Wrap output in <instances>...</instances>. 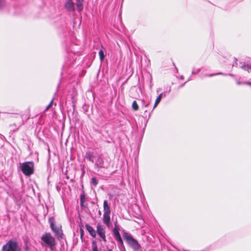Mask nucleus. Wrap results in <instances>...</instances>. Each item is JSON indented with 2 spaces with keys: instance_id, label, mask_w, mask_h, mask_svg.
<instances>
[{
  "instance_id": "obj_1",
  "label": "nucleus",
  "mask_w": 251,
  "mask_h": 251,
  "mask_svg": "<svg viewBox=\"0 0 251 251\" xmlns=\"http://www.w3.org/2000/svg\"><path fill=\"white\" fill-rule=\"evenodd\" d=\"M20 168L23 174L29 176L34 172V164L32 162H25L20 164Z\"/></svg>"
},
{
  "instance_id": "obj_2",
  "label": "nucleus",
  "mask_w": 251,
  "mask_h": 251,
  "mask_svg": "<svg viewBox=\"0 0 251 251\" xmlns=\"http://www.w3.org/2000/svg\"><path fill=\"white\" fill-rule=\"evenodd\" d=\"M123 238L134 251H138L140 249V245L129 233L125 232L123 234Z\"/></svg>"
},
{
  "instance_id": "obj_3",
  "label": "nucleus",
  "mask_w": 251,
  "mask_h": 251,
  "mask_svg": "<svg viewBox=\"0 0 251 251\" xmlns=\"http://www.w3.org/2000/svg\"><path fill=\"white\" fill-rule=\"evenodd\" d=\"M41 240L43 243L52 250L53 247L55 245V238L50 233H45L41 237Z\"/></svg>"
},
{
  "instance_id": "obj_4",
  "label": "nucleus",
  "mask_w": 251,
  "mask_h": 251,
  "mask_svg": "<svg viewBox=\"0 0 251 251\" xmlns=\"http://www.w3.org/2000/svg\"><path fill=\"white\" fill-rule=\"evenodd\" d=\"M2 251H21V249L16 242L10 240L2 247Z\"/></svg>"
},
{
  "instance_id": "obj_5",
  "label": "nucleus",
  "mask_w": 251,
  "mask_h": 251,
  "mask_svg": "<svg viewBox=\"0 0 251 251\" xmlns=\"http://www.w3.org/2000/svg\"><path fill=\"white\" fill-rule=\"evenodd\" d=\"M49 222L50 227L55 235L58 237H61L63 235L62 231L61 228V227L60 226H56L54 225L53 218H50L49 219Z\"/></svg>"
},
{
  "instance_id": "obj_6",
  "label": "nucleus",
  "mask_w": 251,
  "mask_h": 251,
  "mask_svg": "<svg viewBox=\"0 0 251 251\" xmlns=\"http://www.w3.org/2000/svg\"><path fill=\"white\" fill-rule=\"evenodd\" d=\"M97 232L98 235L104 241L106 242V236L105 234L104 227L100 224H98L97 226Z\"/></svg>"
},
{
  "instance_id": "obj_7",
  "label": "nucleus",
  "mask_w": 251,
  "mask_h": 251,
  "mask_svg": "<svg viewBox=\"0 0 251 251\" xmlns=\"http://www.w3.org/2000/svg\"><path fill=\"white\" fill-rule=\"evenodd\" d=\"M75 3L72 0H66L64 4L65 9L69 12H74L75 10Z\"/></svg>"
},
{
  "instance_id": "obj_8",
  "label": "nucleus",
  "mask_w": 251,
  "mask_h": 251,
  "mask_svg": "<svg viewBox=\"0 0 251 251\" xmlns=\"http://www.w3.org/2000/svg\"><path fill=\"white\" fill-rule=\"evenodd\" d=\"M95 165L98 168H104L105 166L104 165L103 159L99 156H97L95 162Z\"/></svg>"
},
{
  "instance_id": "obj_9",
  "label": "nucleus",
  "mask_w": 251,
  "mask_h": 251,
  "mask_svg": "<svg viewBox=\"0 0 251 251\" xmlns=\"http://www.w3.org/2000/svg\"><path fill=\"white\" fill-rule=\"evenodd\" d=\"M96 157L97 155H96L93 152L89 151H87L85 155V158L88 159L92 163H94Z\"/></svg>"
},
{
  "instance_id": "obj_10",
  "label": "nucleus",
  "mask_w": 251,
  "mask_h": 251,
  "mask_svg": "<svg viewBox=\"0 0 251 251\" xmlns=\"http://www.w3.org/2000/svg\"><path fill=\"white\" fill-rule=\"evenodd\" d=\"M110 213H103V222L108 227H109L110 224Z\"/></svg>"
},
{
  "instance_id": "obj_11",
  "label": "nucleus",
  "mask_w": 251,
  "mask_h": 251,
  "mask_svg": "<svg viewBox=\"0 0 251 251\" xmlns=\"http://www.w3.org/2000/svg\"><path fill=\"white\" fill-rule=\"evenodd\" d=\"M86 228L90 234L94 238L96 236V232L92 226L89 225H86Z\"/></svg>"
},
{
  "instance_id": "obj_12",
  "label": "nucleus",
  "mask_w": 251,
  "mask_h": 251,
  "mask_svg": "<svg viewBox=\"0 0 251 251\" xmlns=\"http://www.w3.org/2000/svg\"><path fill=\"white\" fill-rule=\"evenodd\" d=\"M103 211H104V213H111L110 206L108 205V202L107 201H103Z\"/></svg>"
},
{
  "instance_id": "obj_13",
  "label": "nucleus",
  "mask_w": 251,
  "mask_h": 251,
  "mask_svg": "<svg viewBox=\"0 0 251 251\" xmlns=\"http://www.w3.org/2000/svg\"><path fill=\"white\" fill-rule=\"evenodd\" d=\"M114 235L115 236V238H116V239L117 240V241L121 245H123V242L122 239V238L121 237V235H120V233L119 232V231H117V230H114Z\"/></svg>"
},
{
  "instance_id": "obj_14",
  "label": "nucleus",
  "mask_w": 251,
  "mask_h": 251,
  "mask_svg": "<svg viewBox=\"0 0 251 251\" xmlns=\"http://www.w3.org/2000/svg\"><path fill=\"white\" fill-rule=\"evenodd\" d=\"M76 5L78 11H82L83 10V0H76Z\"/></svg>"
},
{
  "instance_id": "obj_15",
  "label": "nucleus",
  "mask_w": 251,
  "mask_h": 251,
  "mask_svg": "<svg viewBox=\"0 0 251 251\" xmlns=\"http://www.w3.org/2000/svg\"><path fill=\"white\" fill-rule=\"evenodd\" d=\"M162 95H163L162 93H161L157 97V99H156V100H155L154 106H153V108H154L158 105V104L160 102V101L162 99Z\"/></svg>"
},
{
  "instance_id": "obj_16",
  "label": "nucleus",
  "mask_w": 251,
  "mask_h": 251,
  "mask_svg": "<svg viewBox=\"0 0 251 251\" xmlns=\"http://www.w3.org/2000/svg\"><path fill=\"white\" fill-rule=\"evenodd\" d=\"M92 245L93 251H98V247L96 241H93Z\"/></svg>"
},
{
  "instance_id": "obj_17",
  "label": "nucleus",
  "mask_w": 251,
  "mask_h": 251,
  "mask_svg": "<svg viewBox=\"0 0 251 251\" xmlns=\"http://www.w3.org/2000/svg\"><path fill=\"white\" fill-rule=\"evenodd\" d=\"M99 54L100 59L101 61H103L105 55L104 54V52L102 51V50H100L99 52Z\"/></svg>"
},
{
  "instance_id": "obj_18",
  "label": "nucleus",
  "mask_w": 251,
  "mask_h": 251,
  "mask_svg": "<svg viewBox=\"0 0 251 251\" xmlns=\"http://www.w3.org/2000/svg\"><path fill=\"white\" fill-rule=\"evenodd\" d=\"M133 109L136 111L138 109V105L135 100L133 101L132 104Z\"/></svg>"
},
{
  "instance_id": "obj_19",
  "label": "nucleus",
  "mask_w": 251,
  "mask_h": 251,
  "mask_svg": "<svg viewBox=\"0 0 251 251\" xmlns=\"http://www.w3.org/2000/svg\"><path fill=\"white\" fill-rule=\"evenodd\" d=\"M241 68L245 71H247L249 73L251 72V67L248 65H244L242 66Z\"/></svg>"
},
{
  "instance_id": "obj_20",
  "label": "nucleus",
  "mask_w": 251,
  "mask_h": 251,
  "mask_svg": "<svg viewBox=\"0 0 251 251\" xmlns=\"http://www.w3.org/2000/svg\"><path fill=\"white\" fill-rule=\"evenodd\" d=\"M53 100H54V98H53L52 99V100H51L50 103L47 106V107L46 108V110H48L49 109H50L52 106Z\"/></svg>"
},
{
  "instance_id": "obj_21",
  "label": "nucleus",
  "mask_w": 251,
  "mask_h": 251,
  "mask_svg": "<svg viewBox=\"0 0 251 251\" xmlns=\"http://www.w3.org/2000/svg\"><path fill=\"white\" fill-rule=\"evenodd\" d=\"M53 100H54V98H53L52 99V100H51L50 103L47 106V107L46 108V110H48L49 109H50L52 106Z\"/></svg>"
},
{
  "instance_id": "obj_22",
  "label": "nucleus",
  "mask_w": 251,
  "mask_h": 251,
  "mask_svg": "<svg viewBox=\"0 0 251 251\" xmlns=\"http://www.w3.org/2000/svg\"><path fill=\"white\" fill-rule=\"evenodd\" d=\"M92 183L95 186H96L98 184V181L96 178H95V177L92 178Z\"/></svg>"
},
{
  "instance_id": "obj_23",
  "label": "nucleus",
  "mask_w": 251,
  "mask_h": 251,
  "mask_svg": "<svg viewBox=\"0 0 251 251\" xmlns=\"http://www.w3.org/2000/svg\"><path fill=\"white\" fill-rule=\"evenodd\" d=\"M5 3L4 0H0V8L2 7Z\"/></svg>"
},
{
  "instance_id": "obj_24",
  "label": "nucleus",
  "mask_w": 251,
  "mask_h": 251,
  "mask_svg": "<svg viewBox=\"0 0 251 251\" xmlns=\"http://www.w3.org/2000/svg\"><path fill=\"white\" fill-rule=\"evenodd\" d=\"M246 81H244L243 82L240 81H237V84L238 85H241V84H246L245 83H244V82H245Z\"/></svg>"
},
{
  "instance_id": "obj_25",
  "label": "nucleus",
  "mask_w": 251,
  "mask_h": 251,
  "mask_svg": "<svg viewBox=\"0 0 251 251\" xmlns=\"http://www.w3.org/2000/svg\"><path fill=\"white\" fill-rule=\"evenodd\" d=\"M244 83H245L247 85H250L251 86V82H250L246 81V82H244Z\"/></svg>"
},
{
  "instance_id": "obj_26",
  "label": "nucleus",
  "mask_w": 251,
  "mask_h": 251,
  "mask_svg": "<svg viewBox=\"0 0 251 251\" xmlns=\"http://www.w3.org/2000/svg\"><path fill=\"white\" fill-rule=\"evenodd\" d=\"M99 214L100 215L101 214V211L100 210H99Z\"/></svg>"
},
{
  "instance_id": "obj_27",
  "label": "nucleus",
  "mask_w": 251,
  "mask_h": 251,
  "mask_svg": "<svg viewBox=\"0 0 251 251\" xmlns=\"http://www.w3.org/2000/svg\"><path fill=\"white\" fill-rule=\"evenodd\" d=\"M107 251H113L112 250H111V249H109Z\"/></svg>"
},
{
  "instance_id": "obj_28",
  "label": "nucleus",
  "mask_w": 251,
  "mask_h": 251,
  "mask_svg": "<svg viewBox=\"0 0 251 251\" xmlns=\"http://www.w3.org/2000/svg\"><path fill=\"white\" fill-rule=\"evenodd\" d=\"M220 74H222V73H218V74H216V75H220Z\"/></svg>"
},
{
  "instance_id": "obj_29",
  "label": "nucleus",
  "mask_w": 251,
  "mask_h": 251,
  "mask_svg": "<svg viewBox=\"0 0 251 251\" xmlns=\"http://www.w3.org/2000/svg\"><path fill=\"white\" fill-rule=\"evenodd\" d=\"M210 75L209 76H213V75Z\"/></svg>"
}]
</instances>
